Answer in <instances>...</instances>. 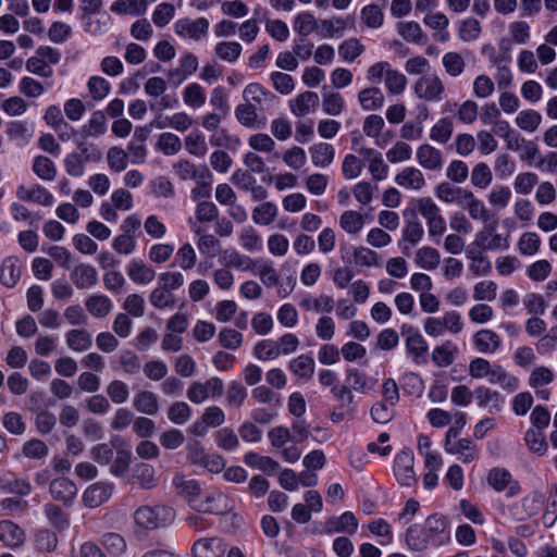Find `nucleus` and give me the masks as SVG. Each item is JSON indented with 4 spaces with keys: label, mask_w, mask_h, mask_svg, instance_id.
<instances>
[{
    "label": "nucleus",
    "mask_w": 557,
    "mask_h": 557,
    "mask_svg": "<svg viewBox=\"0 0 557 557\" xmlns=\"http://www.w3.org/2000/svg\"><path fill=\"white\" fill-rule=\"evenodd\" d=\"M194 123V120L185 112H177L168 116H160L152 122V126L158 129L171 127L177 132L187 131Z\"/></svg>",
    "instance_id": "27"
},
{
    "label": "nucleus",
    "mask_w": 557,
    "mask_h": 557,
    "mask_svg": "<svg viewBox=\"0 0 557 557\" xmlns=\"http://www.w3.org/2000/svg\"><path fill=\"white\" fill-rule=\"evenodd\" d=\"M543 117L540 112L527 109L518 112L515 117L516 125L523 132L534 133L542 124Z\"/></svg>",
    "instance_id": "40"
},
{
    "label": "nucleus",
    "mask_w": 557,
    "mask_h": 557,
    "mask_svg": "<svg viewBox=\"0 0 557 557\" xmlns=\"http://www.w3.org/2000/svg\"><path fill=\"white\" fill-rule=\"evenodd\" d=\"M44 512L50 524L59 531L65 530L70 525V518L63 509L53 504L48 503L44 506Z\"/></svg>",
    "instance_id": "54"
},
{
    "label": "nucleus",
    "mask_w": 557,
    "mask_h": 557,
    "mask_svg": "<svg viewBox=\"0 0 557 557\" xmlns=\"http://www.w3.org/2000/svg\"><path fill=\"white\" fill-rule=\"evenodd\" d=\"M110 9L117 14L140 15L147 10V0H116Z\"/></svg>",
    "instance_id": "56"
},
{
    "label": "nucleus",
    "mask_w": 557,
    "mask_h": 557,
    "mask_svg": "<svg viewBox=\"0 0 557 557\" xmlns=\"http://www.w3.org/2000/svg\"><path fill=\"white\" fill-rule=\"evenodd\" d=\"M555 379V374L552 369L545 366L534 368L529 376V386L533 389L546 386L550 384Z\"/></svg>",
    "instance_id": "64"
},
{
    "label": "nucleus",
    "mask_w": 557,
    "mask_h": 557,
    "mask_svg": "<svg viewBox=\"0 0 557 557\" xmlns=\"http://www.w3.org/2000/svg\"><path fill=\"white\" fill-rule=\"evenodd\" d=\"M107 119L102 111L91 113L87 123L82 127L81 135L84 139L97 138L107 132Z\"/></svg>",
    "instance_id": "35"
},
{
    "label": "nucleus",
    "mask_w": 557,
    "mask_h": 557,
    "mask_svg": "<svg viewBox=\"0 0 557 557\" xmlns=\"http://www.w3.org/2000/svg\"><path fill=\"white\" fill-rule=\"evenodd\" d=\"M448 520L440 513L430 515L423 524H411L405 532V542L413 552H424L432 544L441 546L450 539Z\"/></svg>",
    "instance_id": "1"
},
{
    "label": "nucleus",
    "mask_w": 557,
    "mask_h": 557,
    "mask_svg": "<svg viewBox=\"0 0 557 557\" xmlns=\"http://www.w3.org/2000/svg\"><path fill=\"white\" fill-rule=\"evenodd\" d=\"M133 406L135 409L147 416H154L159 410L157 396L148 391H141L134 396Z\"/></svg>",
    "instance_id": "42"
},
{
    "label": "nucleus",
    "mask_w": 557,
    "mask_h": 557,
    "mask_svg": "<svg viewBox=\"0 0 557 557\" xmlns=\"http://www.w3.org/2000/svg\"><path fill=\"white\" fill-rule=\"evenodd\" d=\"M472 343L480 354L493 355L499 349L502 339L495 331L481 329L473 334Z\"/></svg>",
    "instance_id": "19"
},
{
    "label": "nucleus",
    "mask_w": 557,
    "mask_h": 557,
    "mask_svg": "<svg viewBox=\"0 0 557 557\" xmlns=\"http://www.w3.org/2000/svg\"><path fill=\"white\" fill-rule=\"evenodd\" d=\"M335 301L329 295H320L318 297L307 295L300 300V307L307 311L330 313L333 311Z\"/></svg>",
    "instance_id": "43"
},
{
    "label": "nucleus",
    "mask_w": 557,
    "mask_h": 557,
    "mask_svg": "<svg viewBox=\"0 0 557 557\" xmlns=\"http://www.w3.org/2000/svg\"><path fill=\"white\" fill-rule=\"evenodd\" d=\"M468 193V189L456 187L448 182L438 184L435 189V195L438 199L446 203L457 202L459 206Z\"/></svg>",
    "instance_id": "45"
},
{
    "label": "nucleus",
    "mask_w": 557,
    "mask_h": 557,
    "mask_svg": "<svg viewBox=\"0 0 557 557\" xmlns=\"http://www.w3.org/2000/svg\"><path fill=\"white\" fill-rule=\"evenodd\" d=\"M446 453L457 455L465 463H470L478 457L476 445L470 438H458L455 442L445 441Z\"/></svg>",
    "instance_id": "23"
},
{
    "label": "nucleus",
    "mask_w": 557,
    "mask_h": 557,
    "mask_svg": "<svg viewBox=\"0 0 557 557\" xmlns=\"http://www.w3.org/2000/svg\"><path fill=\"white\" fill-rule=\"evenodd\" d=\"M172 483L177 493L194 508V505L197 504L202 494L200 484L183 473H176L173 476Z\"/></svg>",
    "instance_id": "17"
},
{
    "label": "nucleus",
    "mask_w": 557,
    "mask_h": 557,
    "mask_svg": "<svg viewBox=\"0 0 557 557\" xmlns=\"http://www.w3.org/2000/svg\"><path fill=\"white\" fill-rule=\"evenodd\" d=\"M310 154L314 165L325 168L333 162L335 150L327 143H318L310 147Z\"/></svg>",
    "instance_id": "46"
},
{
    "label": "nucleus",
    "mask_w": 557,
    "mask_h": 557,
    "mask_svg": "<svg viewBox=\"0 0 557 557\" xmlns=\"http://www.w3.org/2000/svg\"><path fill=\"white\" fill-rule=\"evenodd\" d=\"M416 208L425 220L429 236L440 242L441 236L446 232V221L441 214L438 206L430 197H421L416 200Z\"/></svg>",
    "instance_id": "5"
},
{
    "label": "nucleus",
    "mask_w": 557,
    "mask_h": 557,
    "mask_svg": "<svg viewBox=\"0 0 557 557\" xmlns=\"http://www.w3.org/2000/svg\"><path fill=\"white\" fill-rule=\"evenodd\" d=\"M487 484L495 492H505L508 497H515L521 492V486L518 481L512 478V474L505 468H492L486 475Z\"/></svg>",
    "instance_id": "11"
},
{
    "label": "nucleus",
    "mask_w": 557,
    "mask_h": 557,
    "mask_svg": "<svg viewBox=\"0 0 557 557\" xmlns=\"http://www.w3.org/2000/svg\"><path fill=\"white\" fill-rule=\"evenodd\" d=\"M173 519L174 512L172 508L162 505H144L138 507L134 512V521L136 525L147 531L165 527Z\"/></svg>",
    "instance_id": "4"
},
{
    "label": "nucleus",
    "mask_w": 557,
    "mask_h": 557,
    "mask_svg": "<svg viewBox=\"0 0 557 557\" xmlns=\"http://www.w3.org/2000/svg\"><path fill=\"white\" fill-rule=\"evenodd\" d=\"M99 157L100 152L94 145L81 141L77 144V151L71 152L64 158L65 171L70 176L81 177L85 173L86 163L90 159H98Z\"/></svg>",
    "instance_id": "7"
},
{
    "label": "nucleus",
    "mask_w": 557,
    "mask_h": 557,
    "mask_svg": "<svg viewBox=\"0 0 557 557\" xmlns=\"http://www.w3.org/2000/svg\"><path fill=\"white\" fill-rule=\"evenodd\" d=\"M358 101L364 111H376L383 108L385 97L379 87L372 86L358 92Z\"/></svg>",
    "instance_id": "33"
},
{
    "label": "nucleus",
    "mask_w": 557,
    "mask_h": 557,
    "mask_svg": "<svg viewBox=\"0 0 557 557\" xmlns=\"http://www.w3.org/2000/svg\"><path fill=\"white\" fill-rule=\"evenodd\" d=\"M414 262L423 270H434L441 263V255L435 248L424 246L416 251Z\"/></svg>",
    "instance_id": "44"
},
{
    "label": "nucleus",
    "mask_w": 557,
    "mask_h": 557,
    "mask_svg": "<svg viewBox=\"0 0 557 557\" xmlns=\"http://www.w3.org/2000/svg\"><path fill=\"white\" fill-rule=\"evenodd\" d=\"M184 145L187 152L197 158H203L208 152L206 137L199 131L190 132L184 138Z\"/></svg>",
    "instance_id": "48"
},
{
    "label": "nucleus",
    "mask_w": 557,
    "mask_h": 557,
    "mask_svg": "<svg viewBox=\"0 0 557 557\" xmlns=\"http://www.w3.org/2000/svg\"><path fill=\"white\" fill-rule=\"evenodd\" d=\"M454 132V123L449 117L440 119L430 131V138L440 144H446Z\"/></svg>",
    "instance_id": "62"
},
{
    "label": "nucleus",
    "mask_w": 557,
    "mask_h": 557,
    "mask_svg": "<svg viewBox=\"0 0 557 557\" xmlns=\"http://www.w3.org/2000/svg\"><path fill=\"white\" fill-rule=\"evenodd\" d=\"M469 375L473 379L486 377L492 384L506 383L507 386L516 388L518 386V379L509 375L506 370L499 364H491L484 358L476 357L469 363Z\"/></svg>",
    "instance_id": "3"
},
{
    "label": "nucleus",
    "mask_w": 557,
    "mask_h": 557,
    "mask_svg": "<svg viewBox=\"0 0 557 557\" xmlns=\"http://www.w3.org/2000/svg\"><path fill=\"white\" fill-rule=\"evenodd\" d=\"M457 347L450 342H445L433 349L432 360L437 367H448L454 362Z\"/></svg>",
    "instance_id": "60"
},
{
    "label": "nucleus",
    "mask_w": 557,
    "mask_h": 557,
    "mask_svg": "<svg viewBox=\"0 0 557 557\" xmlns=\"http://www.w3.org/2000/svg\"><path fill=\"white\" fill-rule=\"evenodd\" d=\"M127 275L137 284H149L156 276L154 270L141 260H132L127 265Z\"/></svg>",
    "instance_id": "36"
},
{
    "label": "nucleus",
    "mask_w": 557,
    "mask_h": 557,
    "mask_svg": "<svg viewBox=\"0 0 557 557\" xmlns=\"http://www.w3.org/2000/svg\"><path fill=\"white\" fill-rule=\"evenodd\" d=\"M35 412V426L39 434H49L57 425V417L47 408L33 409Z\"/></svg>",
    "instance_id": "58"
},
{
    "label": "nucleus",
    "mask_w": 557,
    "mask_h": 557,
    "mask_svg": "<svg viewBox=\"0 0 557 557\" xmlns=\"http://www.w3.org/2000/svg\"><path fill=\"white\" fill-rule=\"evenodd\" d=\"M101 544L112 557H121L127 549L125 539L115 532H108L101 536Z\"/></svg>",
    "instance_id": "49"
},
{
    "label": "nucleus",
    "mask_w": 557,
    "mask_h": 557,
    "mask_svg": "<svg viewBox=\"0 0 557 557\" xmlns=\"http://www.w3.org/2000/svg\"><path fill=\"white\" fill-rule=\"evenodd\" d=\"M395 183L406 189L420 190L425 185V180L419 169L407 166L395 176Z\"/></svg>",
    "instance_id": "28"
},
{
    "label": "nucleus",
    "mask_w": 557,
    "mask_h": 557,
    "mask_svg": "<svg viewBox=\"0 0 557 557\" xmlns=\"http://www.w3.org/2000/svg\"><path fill=\"white\" fill-rule=\"evenodd\" d=\"M49 493L54 500L62 503L65 507H72L78 488L69 478L59 476L50 481Z\"/></svg>",
    "instance_id": "14"
},
{
    "label": "nucleus",
    "mask_w": 557,
    "mask_h": 557,
    "mask_svg": "<svg viewBox=\"0 0 557 557\" xmlns=\"http://www.w3.org/2000/svg\"><path fill=\"white\" fill-rule=\"evenodd\" d=\"M398 35L408 42L425 45L428 36L422 30L419 23L414 21H404L396 24Z\"/></svg>",
    "instance_id": "32"
},
{
    "label": "nucleus",
    "mask_w": 557,
    "mask_h": 557,
    "mask_svg": "<svg viewBox=\"0 0 557 557\" xmlns=\"http://www.w3.org/2000/svg\"><path fill=\"white\" fill-rule=\"evenodd\" d=\"M315 362L309 355H299L288 363V370L298 379L307 382L313 376Z\"/></svg>",
    "instance_id": "30"
},
{
    "label": "nucleus",
    "mask_w": 557,
    "mask_h": 557,
    "mask_svg": "<svg viewBox=\"0 0 557 557\" xmlns=\"http://www.w3.org/2000/svg\"><path fill=\"white\" fill-rule=\"evenodd\" d=\"M345 108V100L339 92L331 91L323 95L322 109L327 115L338 116Z\"/></svg>",
    "instance_id": "63"
},
{
    "label": "nucleus",
    "mask_w": 557,
    "mask_h": 557,
    "mask_svg": "<svg viewBox=\"0 0 557 557\" xmlns=\"http://www.w3.org/2000/svg\"><path fill=\"white\" fill-rule=\"evenodd\" d=\"M174 33L183 38L194 41H201L208 36L210 23L208 18L201 16L197 18H178L174 25Z\"/></svg>",
    "instance_id": "9"
},
{
    "label": "nucleus",
    "mask_w": 557,
    "mask_h": 557,
    "mask_svg": "<svg viewBox=\"0 0 557 557\" xmlns=\"http://www.w3.org/2000/svg\"><path fill=\"white\" fill-rule=\"evenodd\" d=\"M366 223L362 213L355 210H347L339 218V226L348 234H358Z\"/></svg>",
    "instance_id": "52"
},
{
    "label": "nucleus",
    "mask_w": 557,
    "mask_h": 557,
    "mask_svg": "<svg viewBox=\"0 0 557 557\" xmlns=\"http://www.w3.org/2000/svg\"><path fill=\"white\" fill-rule=\"evenodd\" d=\"M226 550V545L220 537H203L196 541L191 552L194 557H221Z\"/></svg>",
    "instance_id": "22"
},
{
    "label": "nucleus",
    "mask_w": 557,
    "mask_h": 557,
    "mask_svg": "<svg viewBox=\"0 0 557 557\" xmlns=\"http://www.w3.org/2000/svg\"><path fill=\"white\" fill-rule=\"evenodd\" d=\"M467 257L470 259L469 271L474 276H485L491 272V261L482 252L470 250Z\"/></svg>",
    "instance_id": "61"
},
{
    "label": "nucleus",
    "mask_w": 557,
    "mask_h": 557,
    "mask_svg": "<svg viewBox=\"0 0 557 557\" xmlns=\"http://www.w3.org/2000/svg\"><path fill=\"white\" fill-rule=\"evenodd\" d=\"M113 485L111 483H94L85 490L83 494V503L89 508H96L111 497Z\"/></svg>",
    "instance_id": "20"
},
{
    "label": "nucleus",
    "mask_w": 557,
    "mask_h": 557,
    "mask_svg": "<svg viewBox=\"0 0 557 557\" xmlns=\"http://www.w3.org/2000/svg\"><path fill=\"white\" fill-rule=\"evenodd\" d=\"M66 345L74 351H86L92 345L91 335L84 329H73L65 335Z\"/></svg>",
    "instance_id": "41"
},
{
    "label": "nucleus",
    "mask_w": 557,
    "mask_h": 557,
    "mask_svg": "<svg viewBox=\"0 0 557 557\" xmlns=\"http://www.w3.org/2000/svg\"><path fill=\"white\" fill-rule=\"evenodd\" d=\"M70 278L78 289H89L98 283V272L96 268L88 263H79L70 268Z\"/></svg>",
    "instance_id": "15"
},
{
    "label": "nucleus",
    "mask_w": 557,
    "mask_h": 557,
    "mask_svg": "<svg viewBox=\"0 0 557 557\" xmlns=\"http://www.w3.org/2000/svg\"><path fill=\"white\" fill-rule=\"evenodd\" d=\"M16 197L22 201L36 202L45 207H50L54 202L53 195L39 184L29 187L20 185L16 188Z\"/></svg>",
    "instance_id": "16"
},
{
    "label": "nucleus",
    "mask_w": 557,
    "mask_h": 557,
    "mask_svg": "<svg viewBox=\"0 0 557 557\" xmlns=\"http://www.w3.org/2000/svg\"><path fill=\"white\" fill-rule=\"evenodd\" d=\"M244 462L251 468L258 469L269 475L275 473L280 468L277 461L268 456H261L257 453H247L244 456Z\"/></svg>",
    "instance_id": "39"
},
{
    "label": "nucleus",
    "mask_w": 557,
    "mask_h": 557,
    "mask_svg": "<svg viewBox=\"0 0 557 557\" xmlns=\"http://www.w3.org/2000/svg\"><path fill=\"white\" fill-rule=\"evenodd\" d=\"M175 173L182 180H194L195 182H206L211 180L212 175L206 165L196 166L188 160H178L173 166Z\"/></svg>",
    "instance_id": "24"
},
{
    "label": "nucleus",
    "mask_w": 557,
    "mask_h": 557,
    "mask_svg": "<svg viewBox=\"0 0 557 557\" xmlns=\"http://www.w3.org/2000/svg\"><path fill=\"white\" fill-rule=\"evenodd\" d=\"M233 507L234 502L220 491H211L205 495L201 494L197 504L194 505L195 510L213 515H225L230 512Z\"/></svg>",
    "instance_id": "10"
},
{
    "label": "nucleus",
    "mask_w": 557,
    "mask_h": 557,
    "mask_svg": "<svg viewBox=\"0 0 557 557\" xmlns=\"http://www.w3.org/2000/svg\"><path fill=\"white\" fill-rule=\"evenodd\" d=\"M223 393V382L219 377H210L205 383L195 381L187 389V398L194 404H201L209 397H219Z\"/></svg>",
    "instance_id": "12"
},
{
    "label": "nucleus",
    "mask_w": 557,
    "mask_h": 557,
    "mask_svg": "<svg viewBox=\"0 0 557 557\" xmlns=\"http://www.w3.org/2000/svg\"><path fill=\"white\" fill-rule=\"evenodd\" d=\"M413 466L414 457L410 450H403L395 456L394 474L400 485L410 487L417 483Z\"/></svg>",
    "instance_id": "13"
},
{
    "label": "nucleus",
    "mask_w": 557,
    "mask_h": 557,
    "mask_svg": "<svg viewBox=\"0 0 557 557\" xmlns=\"http://www.w3.org/2000/svg\"><path fill=\"white\" fill-rule=\"evenodd\" d=\"M442 65L446 74L450 77H458L466 70V61L459 52L449 51L442 58Z\"/></svg>",
    "instance_id": "53"
},
{
    "label": "nucleus",
    "mask_w": 557,
    "mask_h": 557,
    "mask_svg": "<svg viewBox=\"0 0 557 557\" xmlns=\"http://www.w3.org/2000/svg\"><path fill=\"white\" fill-rule=\"evenodd\" d=\"M132 479L144 490H152L158 485L154 468L149 463H138L133 469Z\"/></svg>",
    "instance_id": "34"
},
{
    "label": "nucleus",
    "mask_w": 557,
    "mask_h": 557,
    "mask_svg": "<svg viewBox=\"0 0 557 557\" xmlns=\"http://www.w3.org/2000/svg\"><path fill=\"white\" fill-rule=\"evenodd\" d=\"M417 160L418 163L426 170L438 171L443 166L442 152L428 144H424L418 148Z\"/></svg>",
    "instance_id": "26"
},
{
    "label": "nucleus",
    "mask_w": 557,
    "mask_h": 557,
    "mask_svg": "<svg viewBox=\"0 0 557 557\" xmlns=\"http://www.w3.org/2000/svg\"><path fill=\"white\" fill-rule=\"evenodd\" d=\"M460 207L468 211L469 216L472 220H478L483 223H487L491 220V213L484 202L475 198L474 194L469 190L465 199L460 203Z\"/></svg>",
    "instance_id": "29"
},
{
    "label": "nucleus",
    "mask_w": 557,
    "mask_h": 557,
    "mask_svg": "<svg viewBox=\"0 0 557 557\" xmlns=\"http://www.w3.org/2000/svg\"><path fill=\"white\" fill-rule=\"evenodd\" d=\"M278 208L275 203L264 201L252 210V221L258 225H270L277 216Z\"/></svg>",
    "instance_id": "50"
},
{
    "label": "nucleus",
    "mask_w": 557,
    "mask_h": 557,
    "mask_svg": "<svg viewBox=\"0 0 557 557\" xmlns=\"http://www.w3.org/2000/svg\"><path fill=\"white\" fill-rule=\"evenodd\" d=\"M85 306L87 311L95 318L107 317L113 308L111 299L106 295L99 294H94L87 297Z\"/></svg>",
    "instance_id": "37"
},
{
    "label": "nucleus",
    "mask_w": 557,
    "mask_h": 557,
    "mask_svg": "<svg viewBox=\"0 0 557 557\" xmlns=\"http://www.w3.org/2000/svg\"><path fill=\"white\" fill-rule=\"evenodd\" d=\"M24 530L11 520L0 521V542L11 549L21 547L25 542Z\"/></svg>",
    "instance_id": "21"
},
{
    "label": "nucleus",
    "mask_w": 557,
    "mask_h": 557,
    "mask_svg": "<svg viewBox=\"0 0 557 557\" xmlns=\"http://www.w3.org/2000/svg\"><path fill=\"white\" fill-rule=\"evenodd\" d=\"M424 230L421 222L418 220L416 215L409 221L406 222L403 234H401V243H408L411 246L418 245L420 240L423 238Z\"/></svg>",
    "instance_id": "59"
},
{
    "label": "nucleus",
    "mask_w": 557,
    "mask_h": 557,
    "mask_svg": "<svg viewBox=\"0 0 557 557\" xmlns=\"http://www.w3.org/2000/svg\"><path fill=\"white\" fill-rule=\"evenodd\" d=\"M346 383L351 391L366 394L374 388L375 381L369 379L364 373L357 369L346 371Z\"/></svg>",
    "instance_id": "38"
},
{
    "label": "nucleus",
    "mask_w": 557,
    "mask_h": 557,
    "mask_svg": "<svg viewBox=\"0 0 557 557\" xmlns=\"http://www.w3.org/2000/svg\"><path fill=\"white\" fill-rule=\"evenodd\" d=\"M32 170L40 180L47 182L53 181L58 173L54 162L45 156L34 158Z\"/></svg>",
    "instance_id": "47"
},
{
    "label": "nucleus",
    "mask_w": 557,
    "mask_h": 557,
    "mask_svg": "<svg viewBox=\"0 0 557 557\" xmlns=\"http://www.w3.org/2000/svg\"><path fill=\"white\" fill-rule=\"evenodd\" d=\"M486 225L475 234L473 244L481 250H506L510 245V236L497 233V223Z\"/></svg>",
    "instance_id": "8"
},
{
    "label": "nucleus",
    "mask_w": 557,
    "mask_h": 557,
    "mask_svg": "<svg viewBox=\"0 0 557 557\" xmlns=\"http://www.w3.org/2000/svg\"><path fill=\"white\" fill-rule=\"evenodd\" d=\"M243 51L242 45L237 41H220L214 47L215 57L224 62L234 63Z\"/></svg>",
    "instance_id": "51"
},
{
    "label": "nucleus",
    "mask_w": 557,
    "mask_h": 557,
    "mask_svg": "<svg viewBox=\"0 0 557 557\" xmlns=\"http://www.w3.org/2000/svg\"><path fill=\"white\" fill-rule=\"evenodd\" d=\"M414 95L425 102H440L444 98L445 85L435 73L420 76L413 85Z\"/></svg>",
    "instance_id": "6"
},
{
    "label": "nucleus",
    "mask_w": 557,
    "mask_h": 557,
    "mask_svg": "<svg viewBox=\"0 0 557 557\" xmlns=\"http://www.w3.org/2000/svg\"><path fill=\"white\" fill-rule=\"evenodd\" d=\"M267 91L259 84H249L244 89L245 103L235 109V116L238 122L249 128L260 129L265 126V117L258 113L257 104H261V96H265Z\"/></svg>",
    "instance_id": "2"
},
{
    "label": "nucleus",
    "mask_w": 557,
    "mask_h": 557,
    "mask_svg": "<svg viewBox=\"0 0 557 557\" xmlns=\"http://www.w3.org/2000/svg\"><path fill=\"white\" fill-rule=\"evenodd\" d=\"M21 277V261L16 257H8L3 260L0 268V282L12 288Z\"/></svg>",
    "instance_id": "31"
},
{
    "label": "nucleus",
    "mask_w": 557,
    "mask_h": 557,
    "mask_svg": "<svg viewBox=\"0 0 557 557\" xmlns=\"http://www.w3.org/2000/svg\"><path fill=\"white\" fill-rule=\"evenodd\" d=\"M474 397L480 407H490L496 411L502 408L503 399L500 394L496 391L481 386L474 391Z\"/></svg>",
    "instance_id": "55"
},
{
    "label": "nucleus",
    "mask_w": 557,
    "mask_h": 557,
    "mask_svg": "<svg viewBox=\"0 0 557 557\" xmlns=\"http://www.w3.org/2000/svg\"><path fill=\"white\" fill-rule=\"evenodd\" d=\"M401 334L406 339L407 351L412 356L416 362L420 361L426 351L428 344L420 332L411 325L404 324L401 326Z\"/></svg>",
    "instance_id": "18"
},
{
    "label": "nucleus",
    "mask_w": 557,
    "mask_h": 557,
    "mask_svg": "<svg viewBox=\"0 0 557 557\" xmlns=\"http://www.w3.org/2000/svg\"><path fill=\"white\" fill-rule=\"evenodd\" d=\"M319 104V96L313 91H304L289 101L290 112L298 117L309 114Z\"/></svg>",
    "instance_id": "25"
},
{
    "label": "nucleus",
    "mask_w": 557,
    "mask_h": 557,
    "mask_svg": "<svg viewBox=\"0 0 557 557\" xmlns=\"http://www.w3.org/2000/svg\"><path fill=\"white\" fill-rule=\"evenodd\" d=\"M149 301L157 309L174 308L176 304L173 293L160 284L151 290Z\"/></svg>",
    "instance_id": "57"
}]
</instances>
